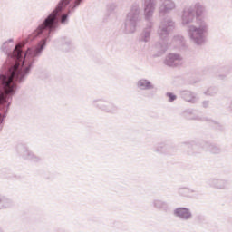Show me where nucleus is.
<instances>
[{
    "mask_svg": "<svg viewBox=\"0 0 232 232\" xmlns=\"http://www.w3.org/2000/svg\"><path fill=\"white\" fill-rule=\"evenodd\" d=\"M21 48H23V45L18 44L13 52V57L16 59L14 66L9 69L7 74L0 75V104L6 102L7 93H14V92H15V83L14 82V79L15 81H21L23 77L28 73V68L24 71L21 69V63L22 64H24V61H23V51H21Z\"/></svg>",
    "mask_w": 232,
    "mask_h": 232,
    "instance_id": "1",
    "label": "nucleus"
},
{
    "mask_svg": "<svg viewBox=\"0 0 232 232\" xmlns=\"http://www.w3.org/2000/svg\"><path fill=\"white\" fill-rule=\"evenodd\" d=\"M70 3L68 0H63L56 9L46 18L44 23L38 27L36 30V35H39L40 34H43L45 30H53V28H56L57 23H59V20H57V16L61 14V11L66 5Z\"/></svg>",
    "mask_w": 232,
    "mask_h": 232,
    "instance_id": "2",
    "label": "nucleus"
},
{
    "mask_svg": "<svg viewBox=\"0 0 232 232\" xmlns=\"http://www.w3.org/2000/svg\"><path fill=\"white\" fill-rule=\"evenodd\" d=\"M175 215L176 217H180L181 218H189V217H191L189 210L184 208L176 209Z\"/></svg>",
    "mask_w": 232,
    "mask_h": 232,
    "instance_id": "3",
    "label": "nucleus"
},
{
    "mask_svg": "<svg viewBox=\"0 0 232 232\" xmlns=\"http://www.w3.org/2000/svg\"><path fill=\"white\" fill-rule=\"evenodd\" d=\"M43 48V45L41 46V48H37L34 50V53H32V49H29L26 53H25V57H28L29 55H31V57H35V55H37V53H39L41 52V49Z\"/></svg>",
    "mask_w": 232,
    "mask_h": 232,
    "instance_id": "4",
    "label": "nucleus"
},
{
    "mask_svg": "<svg viewBox=\"0 0 232 232\" xmlns=\"http://www.w3.org/2000/svg\"><path fill=\"white\" fill-rule=\"evenodd\" d=\"M139 86H140L141 88H148L150 86V82H148V81L146 80H141L138 82Z\"/></svg>",
    "mask_w": 232,
    "mask_h": 232,
    "instance_id": "5",
    "label": "nucleus"
},
{
    "mask_svg": "<svg viewBox=\"0 0 232 232\" xmlns=\"http://www.w3.org/2000/svg\"><path fill=\"white\" fill-rule=\"evenodd\" d=\"M167 95L169 98L170 102H173L177 99V96L173 95L172 93H168Z\"/></svg>",
    "mask_w": 232,
    "mask_h": 232,
    "instance_id": "6",
    "label": "nucleus"
},
{
    "mask_svg": "<svg viewBox=\"0 0 232 232\" xmlns=\"http://www.w3.org/2000/svg\"><path fill=\"white\" fill-rule=\"evenodd\" d=\"M66 19H68V14H63V15L62 16L61 23H66Z\"/></svg>",
    "mask_w": 232,
    "mask_h": 232,
    "instance_id": "7",
    "label": "nucleus"
},
{
    "mask_svg": "<svg viewBox=\"0 0 232 232\" xmlns=\"http://www.w3.org/2000/svg\"><path fill=\"white\" fill-rule=\"evenodd\" d=\"M196 34H202V31H200V30H194L193 31V35H195Z\"/></svg>",
    "mask_w": 232,
    "mask_h": 232,
    "instance_id": "8",
    "label": "nucleus"
}]
</instances>
